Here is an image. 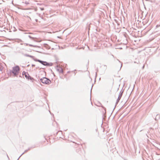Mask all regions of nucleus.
<instances>
[{
	"instance_id": "obj_1",
	"label": "nucleus",
	"mask_w": 160,
	"mask_h": 160,
	"mask_svg": "<svg viewBox=\"0 0 160 160\" xmlns=\"http://www.w3.org/2000/svg\"><path fill=\"white\" fill-rule=\"evenodd\" d=\"M20 68L18 66H16L12 68V70L10 72H12L15 76H17L19 73L20 71Z\"/></svg>"
},
{
	"instance_id": "obj_8",
	"label": "nucleus",
	"mask_w": 160,
	"mask_h": 160,
	"mask_svg": "<svg viewBox=\"0 0 160 160\" xmlns=\"http://www.w3.org/2000/svg\"><path fill=\"white\" fill-rule=\"evenodd\" d=\"M28 37H29L31 39H33V38H32V37L30 35H28Z\"/></svg>"
},
{
	"instance_id": "obj_3",
	"label": "nucleus",
	"mask_w": 160,
	"mask_h": 160,
	"mask_svg": "<svg viewBox=\"0 0 160 160\" xmlns=\"http://www.w3.org/2000/svg\"><path fill=\"white\" fill-rule=\"evenodd\" d=\"M35 61L39 62L41 63L42 64V65H45V66H48V65L49 66H52V64L51 65H50V64L48 63V62H46L43 61H41V60H35Z\"/></svg>"
},
{
	"instance_id": "obj_9",
	"label": "nucleus",
	"mask_w": 160,
	"mask_h": 160,
	"mask_svg": "<svg viewBox=\"0 0 160 160\" xmlns=\"http://www.w3.org/2000/svg\"><path fill=\"white\" fill-rule=\"evenodd\" d=\"M26 74V73L25 72H22V74Z\"/></svg>"
},
{
	"instance_id": "obj_12",
	"label": "nucleus",
	"mask_w": 160,
	"mask_h": 160,
	"mask_svg": "<svg viewBox=\"0 0 160 160\" xmlns=\"http://www.w3.org/2000/svg\"><path fill=\"white\" fill-rule=\"evenodd\" d=\"M38 21V20H36V21Z\"/></svg>"
},
{
	"instance_id": "obj_11",
	"label": "nucleus",
	"mask_w": 160,
	"mask_h": 160,
	"mask_svg": "<svg viewBox=\"0 0 160 160\" xmlns=\"http://www.w3.org/2000/svg\"><path fill=\"white\" fill-rule=\"evenodd\" d=\"M32 66H35V65H32Z\"/></svg>"
},
{
	"instance_id": "obj_7",
	"label": "nucleus",
	"mask_w": 160,
	"mask_h": 160,
	"mask_svg": "<svg viewBox=\"0 0 160 160\" xmlns=\"http://www.w3.org/2000/svg\"><path fill=\"white\" fill-rule=\"evenodd\" d=\"M25 55L26 56H27V57H30V58H32L33 57V56H32L30 55H29L27 54V55Z\"/></svg>"
},
{
	"instance_id": "obj_2",
	"label": "nucleus",
	"mask_w": 160,
	"mask_h": 160,
	"mask_svg": "<svg viewBox=\"0 0 160 160\" xmlns=\"http://www.w3.org/2000/svg\"><path fill=\"white\" fill-rule=\"evenodd\" d=\"M40 81L43 83L49 84L51 83V81L46 78H43L40 79Z\"/></svg>"
},
{
	"instance_id": "obj_4",
	"label": "nucleus",
	"mask_w": 160,
	"mask_h": 160,
	"mask_svg": "<svg viewBox=\"0 0 160 160\" xmlns=\"http://www.w3.org/2000/svg\"><path fill=\"white\" fill-rule=\"evenodd\" d=\"M56 69L58 72L59 73H62L63 71L62 69L59 66H57L56 68Z\"/></svg>"
},
{
	"instance_id": "obj_6",
	"label": "nucleus",
	"mask_w": 160,
	"mask_h": 160,
	"mask_svg": "<svg viewBox=\"0 0 160 160\" xmlns=\"http://www.w3.org/2000/svg\"><path fill=\"white\" fill-rule=\"evenodd\" d=\"M28 73H26L25 74V77L27 78V79H29V77H30L29 76H28Z\"/></svg>"
},
{
	"instance_id": "obj_5",
	"label": "nucleus",
	"mask_w": 160,
	"mask_h": 160,
	"mask_svg": "<svg viewBox=\"0 0 160 160\" xmlns=\"http://www.w3.org/2000/svg\"><path fill=\"white\" fill-rule=\"evenodd\" d=\"M26 45L27 46H30V47H35V48H36V47H38L36 45H33L29 44H26Z\"/></svg>"
},
{
	"instance_id": "obj_10",
	"label": "nucleus",
	"mask_w": 160,
	"mask_h": 160,
	"mask_svg": "<svg viewBox=\"0 0 160 160\" xmlns=\"http://www.w3.org/2000/svg\"><path fill=\"white\" fill-rule=\"evenodd\" d=\"M41 10H44V8H40Z\"/></svg>"
}]
</instances>
